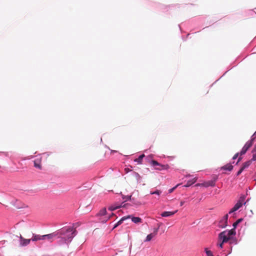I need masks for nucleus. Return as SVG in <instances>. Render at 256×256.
Returning <instances> with one entry per match:
<instances>
[{
  "instance_id": "13",
  "label": "nucleus",
  "mask_w": 256,
  "mask_h": 256,
  "mask_svg": "<svg viewBox=\"0 0 256 256\" xmlns=\"http://www.w3.org/2000/svg\"><path fill=\"white\" fill-rule=\"evenodd\" d=\"M233 168V166L230 164H228L222 167L221 169L224 170H228L231 171Z\"/></svg>"
},
{
  "instance_id": "2",
  "label": "nucleus",
  "mask_w": 256,
  "mask_h": 256,
  "mask_svg": "<svg viewBox=\"0 0 256 256\" xmlns=\"http://www.w3.org/2000/svg\"><path fill=\"white\" fill-rule=\"evenodd\" d=\"M150 164L154 166H158V167L155 168V169L158 170H168L170 168L168 164H162L155 160H152L150 162Z\"/></svg>"
},
{
  "instance_id": "33",
  "label": "nucleus",
  "mask_w": 256,
  "mask_h": 256,
  "mask_svg": "<svg viewBox=\"0 0 256 256\" xmlns=\"http://www.w3.org/2000/svg\"><path fill=\"white\" fill-rule=\"evenodd\" d=\"M236 209L234 208V207H233L229 212V214H230L232 213L233 212H236Z\"/></svg>"
},
{
  "instance_id": "31",
  "label": "nucleus",
  "mask_w": 256,
  "mask_h": 256,
  "mask_svg": "<svg viewBox=\"0 0 256 256\" xmlns=\"http://www.w3.org/2000/svg\"><path fill=\"white\" fill-rule=\"evenodd\" d=\"M243 170V168H241L240 170L238 172L236 175L239 176L240 174L242 172Z\"/></svg>"
},
{
  "instance_id": "24",
  "label": "nucleus",
  "mask_w": 256,
  "mask_h": 256,
  "mask_svg": "<svg viewBox=\"0 0 256 256\" xmlns=\"http://www.w3.org/2000/svg\"><path fill=\"white\" fill-rule=\"evenodd\" d=\"M206 252L207 256H214L212 252L210 250H208L207 248L206 249Z\"/></svg>"
},
{
  "instance_id": "28",
  "label": "nucleus",
  "mask_w": 256,
  "mask_h": 256,
  "mask_svg": "<svg viewBox=\"0 0 256 256\" xmlns=\"http://www.w3.org/2000/svg\"><path fill=\"white\" fill-rule=\"evenodd\" d=\"M160 193H161V192L160 190H156V191H155L154 192H151L150 194H156L159 195V194H160Z\"/></svg>"
},
{
  "instance_id": "34",
  "label": "nucleus",
  "mask_w": 256,
  "mask_h": 256,
  "mask_svg": "<svg viewBox=\"0 0 256 256\" xmlns=\"http://www.w3.org/2000/svg\"><path fill=\"white\" fill-rule=\"evenodd\" d=\"M238 155H239V153L238 152V153L234 155V156H233L232 159L233 160L236 159L238 157Z\"/></svg>"
},
{
  "instance_id": "5",
  "label": "nucleus",
  "mask_w": 256,
  "mask_h": 256,
  "mask_svg": "<svg viewBox=\"0 0 256 256\" xmlns=\"http://www.w3.org/2000/svg\"><path fill=\"white\" fill-rule=\"evenodd\" d=\"M58 234V233L53 232L50 234L43 235V240H46L51 242L54 240Z\"/></svg>"
},
{
  "instance_id": "39",
  "label": "nucleus",
  "mask_w": 256,
  "mask_h": 256,
  "mask_svg": "<svg viewBox=\"0 0 256 256\" xmlns=\"http://www.w3.org/2000/svg\"><path fill=\"white\" fill-rule=\"evenodd\" d=\"M108 218H106L105 220H102V222H106L107 220H108Z\"/></svg>"
},
{
  "instance_id": "14",
  "label": "nucleus",
  "mask_w": 256,
  "mask_h": 256,
  "mask_svg": "<svg viewBox=\"0 0 256 256\" xmlns=\"http://www.w3.org/2000/svg\"><path fill=\"white\" fill-rule=\"evenodd\" d=\"M236 234V232L235 230V228H234L230 230H228V231L226 230V234L228 235V236L229 238H230V239L231 238V236L232 235H235Z\"/></svg>"
},
{
  "instance_id": "25",
  "label": "nucleus",
  "mask_w": 256,
  "mask_h": 256,
  "mask_svg": "<svg viewBox=\"0 0 256 256\" xmlns=\"http://www.w3.org/2000/svg\"><path fill=\"white\" fill-rule=\"evenodd\" d=\"M224 243V242H222V241H218V243L217 244L218 246L220 248H222L223 247V244Z\"/></svg>"
},
{
  "instance_id": "6",
  "label": "nucleus",
  "mask_w": 256,
  "mask_h": 256,
  "mask_svg": "<svg viewBox=\"0 0 256 256\" xmlns=\"http://www.w3.org/2000/svg\"><path fill=\"white\" fill-rule=\"evenodd\" d=\"M228 214H226L220 221L218 226L220 228H225L227 226Z\"/></svg>"
},
{
  "instance_id": "27",
  "label": "nucleus",
  "mask_w": 256,
  "mask_h": 256,
  "mask_svg": "<svg viewBox=\"0 0 256 256\" xmlns=\"http://www.w3.org/2000/svg\"><path fill=\"white\" fill-rule=\"evenodd\" d=\"M179 184H177L176 186H174V188L170 189L168 190V193H172V192H173V191L177 188V186H178Z\"/></svg>"
},
{
  "instance_id": "11",
  "label": "nucleus",
  "mask_w": 256,
  "mask_h": 256,
  "mask_svg": "<svg viewBox=\"0 0 256 256\" xmlns=\"http://www.w3.org/2000/svg\"><path fill=\"white\" fill-rule=\"evenodd\" d=\"M178 212V210L174 212H164L161 214V216L162 217H167L173 216Z\"/></svg>"
},
{
  "instance_id": "1",
  "label": "nucleus",
  "mask_w": 256,
  "mask_h": 256,
  "mask_svg": "<svg viewBox=\"0 0 256 256\" xmlns=\"http://www.w3.org/2000/svg\"><path fill=\"white\" fill-rule=\"evenodd\" d=\"M76 230L73 228H68L66 229H62L58 232L62 236V240L64 243H68L74 236Z\"/></svg>"
},
{
  "instance_id": "36",
  "label": "nucleus",
  "mask_w": 256,
  "mask_h": 256,
  "mask_svg": "<svg viewBox=\"0 0 256 256\" xmlns=\"http://www.w3.org/2000/svg\"><path fill=\"white\" fill-rule=\"evenodd\" d=\"M118 226V223L116 222V223L114 224V228H113V229H114V228H116V227H117Z\"/></svg>"
},
{
  "instance_id": "17",
  "label": "nucleus",
  "mask_w": 256,
  "mask_h": 256,
  "mask_svg": "<svg viewBox=\"0 0 256 256\" xmlns=\"http://www.w3.org/2000/svg\"><path fill=\"white\" fill-rule=\"evenodd\" d=\"M196 180V178H193L192 180H188L186 184L184 186L186 187H188L190 186L192 184H194Z\"/></svg>"
},
{
  "instance_id": "4",
  "label": "nucleus",
  "mask_w": 256,
  "mask_h": 256,
  "mask_svg": "<svg viewBox=\"0 0 256 256\" xmlns=\"http://www.w3.org/2000/svg\"><path fill=\"white\" fill-rule=\"evenodd\" d=\"M230 240V238L226 234V230L223 231L219 234L218 236V241H222V242H226Z\"/></svg>"
},
{
  "instance_id": "38",
  "label": "nucleus",
  "mask_w": 256,
  "mask_h": 256,
  "mask_svg": "<svg viewBox=\"0 0 256 256\" xmlns=\"http://www.w3.org/2000/svg\"><path fill=\"white\" fill-rule=\"evenodd\" d=\"M242 160V158L240 157V158H238V162H237V164H238L239 162H240V160Z\"/></svg>"
},
{
  "instance_id": "35",
  "label": "nucleus",
  "mask_w": 256,
  "mask_h": 256,
  "mask_svg": "<svg viewBox=\"0 0 256 256\" xmlns=\"http://www.w3.org/2000/svg\"><path fill=\"white\" fill-rule=\"evenodd\" d=\"M184 202L181 201L180 202V206H182L184 204Z\"/></svg>"
},
{
  "instance_id": "3",
  "label": "nucleus",
  "mask_w": 256,
  "mask_h": 256,
  "mask_svg": "<svg viewBox=\"0 0 256 256\" xmlns=\"http://www.w3.org/2000/svg\"><path fill=\"white\" fill-rule=\"evenodd\" d=\"M254 138H252L250 140L246 142L240 153L241 156L244 154L252 146L254 143Z\"/></svg>"
},
{
  "instance_id": "12",
  "label": "nucleus",
  "mask_w": 256,
  "mask_h": 256,
  "mask_svg": "<svg viewBox=\"0 0 256 256\" xmlns=\"http://www.w3.org/2000/svg\"><path fill=\"white\" fill-rule=\"evenodd\" d=\"M32 241H37L38 240H43V235L33 234L31 238Z\"/></svg>"
},
{
  "instance_id": "29",
  "label": "nucleus",
  "mask_w": 256,
  "mask_h": 256,
  "mask_svg": "<svg viewBox=\"0 0 256 256\" xmlns=\"http://www.w3.org/2000/svg\"><path fill=\"white\" fill-rule=\"evenodd\" d=\"M131 196H127L123 197V199H124V200H130V198H131Z\"/></svg>"
},
{
  "instance_id": "37",
  "label": "nucleus",
  "mask_w": 256,
  "mask_h": 256,
  "mask_svg": "<svg viewBox=\"0 0 256 256\" xmlns=\"http://www.w3.org/2000/svg\"><path fill=\"white\" fill-rule=\"evenodd\" d=\"M162 224V223H160L158 224V227L157 228H160V226Z\"/></svg>"
},
{
  "instance_id": "21",
  "label": "nucleus",
  "mask_w": 256,
  "mask_h": 256,
  "mask_svg": "<svg viewBox=\"0 0 256 256\" xmlns=\"http://www.w3.org/2000/svg\"><path fill=\"white\" fill-rule=\"evenodd\" d=\"M106 209L103 208L100 211V212H98V216H104L106 215Z\"/></svg>"
},
{
  "instance_id": "20",
  "label": "nucleus",
  "mask_w": 256,
  "mask_h": 256,
  "mask_svg": "<svg viewBox=\"0 0 256 256\" xmlns=\"http://www.w3.org/2000/svg\"><path fill=\"white\" fill-rule=\"evenodd\" d=\"M121 207V205H118V206H110L109 207V210L111 211H112V210H114L116 209H118L120 208Z\"/></svg>"
},
{
  "instance_id": "22",
  "label": "nucleus",
  "mask_w": 256,
  "mask_h": 256,
  "mask_svg": "<svg viewBox=\"0 0 256 256\" xmlns=\"http://www.w3.org/2000/svg\"><path fill=\"white\" fill-rule=\"evenodd\" d=\"M130 218V216H124L117 223L119 226L122 224V222H123L124 220H126L127 218Z\"/></svg>"
},
{
  "instance_id": "9",
  "label": "nucleus",
  "mask_w": 256,
  "mask_h": 256,
  "mask_svg": "<svg viewBox=\"0 0 256 256\" xmlns=\"http://www.w3.org/2000/svg\"><path fill=\"white\" fill-rule=\"evenodd\" d=\"M196 186H203L206 187H208V186H215V182L214 180H209L206 182H204L203 184H196Z\"/></svg>"
},
{
  "instance_id": "18",
  "label": "nucleus",
  "mask_w": 256,
  "mask_h": 256,
  "mask_svg": "<svg viewBox=\"0 0 256 256\" xmlns=\"http://www.w3.org/2000/svg\"><path fill=\"white\" fill-rule=\"evenodd\" d=\"M132 220L136 224L140 222H142V219L139 217H132Z\"/></svg>"
},
{
  "instance_id": "16",
  "label": "nucleus",
  "mask_w": 256,
  "mask_h": 256,
  "mask_svg": "<svg viewBox=\"0 0 256 256\" xmlns=\"http://www.w3.org/2000/svg\"><path fill=\"white\" fill-rule=\"evenodd\" d=\"M156 236L155 234H154V233H151L149 234H148L146 238V240H144V242H150V240H151Z\"/></svg>"
},
{
  "instance_id": "26",
  "label": "nucleus",
  "mask_w": 256,
  "mask_h": 256,
  "mask_svg": "<svg viewBox=\"0 0 256 256\" xmlns=\"http://www.w3.org/2000/svg\"><path fill=\"white\" fill-rule=\"evenodd\" d=\"M134 176H136L138 181L140 180V179L141 178V176L138 172H134Z\"/></svg>"
},
{
  "instance_id": "19",
  "label": "nucleus",
  "mask_w": 256,
  "mask_h": 256,
  "mask_svg": "<svg viewBox=\"0 0 256 256\" xmlns=\"http://www.w3.org/2000/svg\"><path fill=\"white\" fill-rule=\"evenodd\" d=\"M144 157V154H142L138 156V158L135 160V162H138V164H142V158Z\"/></svg>"
},
{
  "instance_id": "30",
  "label": "nucleus",
  "mask_w": 256,
  "mask_h": 256,
  "mask_svg": "<svg viewBox=\"0 0 256 256\" xmlns=\"http://www.w3.org/2000/svg\"><path fill=\"white\" fill-rule=\"evenodd\" d=\"M158 228H154V232L152 233H154V234H155L156 236L158 234Z\"/></svg>"
},
{
  "instance_id": "7",
  "label": "nucleus",
  "mask_w": 256,
  "mask_h": 256,
  "mask_svg": "<svg viewBox=\"0 0 256 256\" xmlns=\"http://www.w3.org/2000/svg\"><path fill=\"white\" fill-rule=\"evenodd\" d=\"M34 166L39 170H42V157H38L34 161Z\"/></svg>"
},
{
  "instance_id": "8",
  "label": "nucleus",
  "mask_w": 256,
  "mask_h": 256,
  "mask_svg": "<svg viewBox=\"0 0 256 256\" xmlns=\"http://www.w3.org/2000/svg\"><path fill=\"white\" fill-rule=\"evenodd\" d=\"M244 198H245L244 196H240L236 204L234 206V208L236 210H238L242 206Z\"/></svg>"
},
{
  "instance_id": "15",
  "label": "nucleus",
  "mask_w": 256,
  "mask_h": 256,
  "mask_svg": "<svg viewBox=\"0 0 256 256\" xmlns=\"http://www.w3.org/2000/svg\"><path fill=\"white\" fill-rule=\"evenodd\" d=\"M252 160H250L244 162L242 164V168L244 170L245 168H248L250 166V164H252Z\"/></svg>"
},
{
  "instance_id": "10",
  "label": "nucleus",
  "mask_w": 256,
  "mask_h": 256,
  "mask_svg": "<svg viewBox=\"0 0 256 256\" xmlns=\"http://www.w3.org/2000/svg\"><path fill=\"white\" fill-rule=\"evenodd\" d=\"M20 245L22 246H26L32 240L31 239H25L22 236H20Z\"/></svg>"
},
{
  "instance_id": "23",
  "label": "nucleus",
  "mask_w": 256,
  "mask_h": 256,
  "mask_svg": "<svg viewBox=\"0 0 256 256\" xmlns=\"http://www.w3.org/2000/svg\"><path fill=\"white\" fill-rule=\"evenodd\" d=\"M242 218H240L236 222H234L232 226H233V227L234 228H236L237 226L238 225V224L241 222L242 221Z\"/></svg>"
},
{
  "instance_id": "32",
  "label": "nucleus",
  "mask_w": 256,
  "mask_h": 256,
  "mask_svg": "<svg viewBox=\"0 0 256 256\" xmlns=\"http://www.w3.org/2000/svg\"><path fill=\"white\" fill-rule=\"evenodd\" d=\"M252 161L256 160V154H253L252 158L250 160Z\"/></svg>"
}]
</instances>
